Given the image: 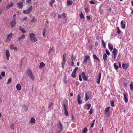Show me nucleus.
Returning <instances> with one entry per match:
<instances>
[{
	"mask_svg": "<svg viewBox=\"0 0 133 133\" xmlns=\"http://www.w3.org/2000/svg\"><path fill=\"white\" fill-rule=\"evenodd\" d=\"M2 76L3 77H4L5 75V73L4 71H2L1 73Z\"/></svg>",
	"mask_w": 133,
	"mask_h": 133,
	"instance_id": "43",
	"label": "nucleus"
},
{
	"mask_svg": "<svg viewBox=\"0 0 133 133\" xmlns=\"http://www.w3.org/2000/svg\"><path fill=\"white\" fill-rule=\"evenodd\" d=\"M32 6H29L26 10H23V12L24 14H29L32 10Z\"/></svg>",
	"mask_w": 133,
	"mask_h": 133,
	"instance_id": "3",
	"label": "nucleus"
},
{
	"mask_svg": "<svg viewBox=\"0 0 133 133\" xmlns=\"http://www.w3.org/2000/svg\"><path fill=\"white\" fill-rule=\"evenodd\" d=\"M114 59H115L116 58V55H117V54H114Z\"/></svg>",
	"mask_w": 133,
	"mask_h": 133,
	"instance_id": "60",
	"label": "nucleus"
},
{
	"mask_svg": "<svg viewBox=\"0 0 133 133\" xmlns=\"http://www.w3.org/2000/svg\"><path fill=\"white\" fill-rule=\"evenodd\" d=\"M105 52L107 55H108L109 56L110 55V53L109 51L107 49H106L105 50Z\"/></svg>",
	"mask_w": 133,
	"mask_h": 133,
	"instance_id": "38",
	"label": "nucleus"
},
{
	"mask_svg": "<svg viewBox=\"0 0 133 133\" xmlns=\"http://www.w3.org/2000/svg\"><path fill=\"white\" fill-rule=\"evenodd\" d=\"M17 4L18 5V8H19L20 9L23 8V3L22 2H20L19 3H17Z\"/></svg>",
	"mask_w": 133,
	"mask_h": 133,
	"instance_id": "14",
	"label": "nucleus"
},
{
	"mask_svg": "<svg viewBox=\"0 0 133 133\" xmlns=\"http://www.w3.org/2000/svg\"><path fill=\"white\" fill-rule=\"evenodd\" d=\"M81 75L82 76V77H83L85 76V73L84 71H83L82 72V75H81Z\"/></svg>",
	"mask_w": 133,
	"mask_h": 133,
	"instance_id": "53",
	"label": "nucleus"
},
{
	"mask_svg": "<svg viewBox=\"0 0 133 133\" xmlns=\"http://www.w3.org/2000/svg\"><path fill=\"white\" fill-rule=\"evenodd\" d=\"M130 88L131 90H133V83L132 82L130 85Z\"/></svg>",
	"mask_w": 133,
	"mask_h": 133,
	"instance_id": "31",
	"label": "nucleus"
},
{
	"mask_svg": "<svg viewBox=\"0 0 133 133\" xmlns=\"http://www.w3.org/2000/svg\"><path fill=\"white\" fill-rule=\"evenodd\" d=\"M111 105L112 107H114V102L113 101H111L110 102Z\"/></svg>",
	"mask_w": 133,
	"mask_h": 133,
	"instance_id": "36",
	"label": "nucleus"
},
{
	"mask_svg": "<svg viewBox=\"0 0 133 133\" xmlns=\"http://www.w3.org/2000/svg\"><path fill=\"white\" fill-rule=\"evenodd\" d=\"M71 76L75 78L76 76V73L73 72L71 74Z\"/></svg>",
	"mask_w": 133,
	"mask_h": 133,
	"instance_id": "30",
	"label": "nucleus"
},
{
	"mask_svg": "<svg viewBox=\"0 0 133 133\" xmlns=\"http://www.w3.org/2000/svg\"><path fill=\"white\" fill-rule=\"evenodd\" d=\"M29 35L30 36V40L31 41L35 42L37 41V39L34 33H30Z\"/></svg>",
	"mask_w": 133,
	"mask_h": 133,
	"instance_id": "1",
	"label": "nucleus"
},
{
	"mask_svg": "<svg viewBox=\"0 0 133 133\" xmlns=\"http://www.w3.org/2000/svg\"><path fill=\"white\" fill-rule=\"evenodd\" d=\"M16 21L12 20V22L10 23L11 27L12 28L14 27L15 25L16 24Z\"/></svg>",
	"mask_w": 133,
	"mask_h": 133,
	"instance_id": "13",
	"label": "nucleus"
},
{
	"mask_svg": "<svg viewBox=\"0 0 133 133\" xmlns=\"http://www.w3.org/2000/svg\"><path fill=\"white\" fill-rule=\"evenodd\" d=\"M64 106L65 111L67 110V109L68 108L67 105H65V104H64Z\"/></svg>",
	"mask_w": 133,
	"mask_h": 133,
	"instance_id": "34",
	"label": "nucleus"
},
{
	"mask_svg": "<svg viewBox=\"0 0 133 133\" xmlns=\"http://www.w3.org/2000/svg\"><path fill=\"white\" fill-rule=\"evenodd\" d=\"M128 64H125L123 63L122 64V67L123 69L126 70L128 68Z\"/></svg>",
	"mask_w": 133,
	"mask_h": 133,
	"instance_id": "11",
	"label": "nucleus"
},
{
	"mask_svg": "<svg viewBox=\"0 0 133 133\" xmlns=\"http://www.w3.org/2000/svg\"><path fill=\"white\" fill-rule=\"evenodd\" d=\"M12 36V33H10L9 34L8 36L7 37L8 38H9L10 37H11Z\"/></svg>",
	"mask_w": 133,
	"mask_h": 133,
	"instance_id": "40",
	"label": "nucleus"
},
{
	"mask_svg": "<svg viewBox=\"0 0 133 133\" xmlns=\"http://www.w3.org/2000/svg\"><path fill=\"white\" fill-rule=\"evenodd\" d=\"M114 67L115 69L117 70L118 68V66L117 65L116 63H115L114 64Z\"/></svg>",
	"mask_w": 133,
	"mask_h": 133,
	"instance_id": "27",
	"label": "nucleus"
},
{
	"mask_svg": "<svg viewBox=\"0 0 133 133\" xmlns=\"http://www.w3.org/2000/svg\"><path fill=\"white\" fill-rule=\"evenodd\" d=\"M16 88L18 90H21V87L19 84H17L16 85Z\"/></svg>",
	"mask_w": 133,
	"mask_h": 133,
	"instance_id": "20",
	"label": "nucleus"
},
{
	"mask_svg": "<svg viewBox=\"0 0 133 133\" xmlns=\"http://www.w3.org/2000/svg\"><path fill=\"white\" fill-rule=\"evenodd\" d=\"M6 55L7 59L8 60H9V57H10V55L9 51L8 50H6Z\"/></svg>",
	"mask_w": 133,
	"mask_h": 133,
	"instance_id": "12",
	"label": "nucleus"
},
{
	"mask_svg": "<svg viewBox=\"0 0 133 133\" xmlns=\"http://www.w3.org/2000/svg\"><path fill=\"white\" fill-rule=\"evenodd\" d=\"M110 107H108L106 108L104 110V111L106 115L108 116L110 114L109 110L110 109Z\"/></svg>",
	"mask_w": 133,
	"mask_h": 133,
	"instance_id": "5",
	"label": "nucleus"
},
{
	"mask_svg": "<svg viewBox=\"0 0 133 133\" xmlns=\"http://www.w3.org/2000/svg\"><path fill=\"white\" fill-rule=\"evenodd\" d=\"M90 58V57L89 56H85L84 57V59L83 61V63H86Z\"/></svg>",
	"mask_w": 133,
	"mask_h": 133,
	"instance_id": "10",
	"label": "nucleus"
},
{
	"mask_svg": "<svg viewBox=\"0 0 133 133\" xmlns=\"http://www.w3.org/2000/svg\"><path fill=\"white\" fill-rule=\"evenodd\" d=\"M87 127L84 128L83 130L82 133H87Z\"/></svg>",
	"mask_w": 133,
	"mask_h": 133,
	"instance_id": "29",
	"label": "nucleus"
},
{
	"mask_svg": "<svg viewBox=\"0 0 133 133\" xmlns=\"http://www.w3.org/2000/svg\"><path fill=\"white\" fill-rule=\"evenodd\" d=\"M117 49L116 48H114V50L112 51V53L113 54H117Z\"/></svg>",
	"mask_w": 133,
	"mask_h": 133,
	"instance_id": "35",
	"label": "nucleus"
},
{
	"mask_svg": "<svg viewBox=\"0 0 133 133\" xmlns=\"http://www.w3.org/2000/svg\"><path fill=\"white\" fill-rule=\"evenodd\" d=\"M14 125L13 124H12L10 126V127L11 129L14 130Z\"/></svg>",
	"mask_w": 133,
	"mask_h": 133,
	"instance_id": "47",
	"label": "nucleus"
},
{
	"mask_svg": "<svg viewBox=\"0 0 133 133\" xmlns=\"http://www.w3.org/2000/svg\"><path fill=\"white\" fill-rule=\"evenodd\" d=\"M19 29L23 33H25L26 32V31L24 29V28H22L21 26H19Z\"/></svg>",
	"mask_w": 133,
	"mask_h": 133,
	"instance_id": "22",
	"label": "nucleus"
},
{
	"mask_svg": "<svg viewBox=\"0 0 133 133\" xmlns=\"http://www.w3.org/2000/svg\"><path fill=\"white\" fill-rule=\"evenodd\" d=\"M124 95V102L127 103L128 102V100L127 98L128 96V94L127 93H123Z\"/></svg>",
	"mask_w": 133,
	"mask_h": 133,
	"instance_id": "7",
	"label": "nucleus"
},
{
	"mask_svg": "<svg viewBox=\"0 0 133 133\" xmlns=\"http://www.w3.org/2000/svg\"><path fill=\"white\" fill-rule=\"evenodd\" d=\"M76 58V57H74L73 55H72L71 56V59L72 61L74 60Z\"/></svg>",
	"mask_w": 133,
	"mask_h": 133,
	"instance_id": "48",
	"label": "nucleus"
},
{
	"mask_svg": "<svg viewBox=\"0 0 133 133\" xmlns=\"http://www.w3.org/2000/svg\"><path fill=\"white\" fill-rule=\"evenodd\" d=\"M63 59H66V54L65 53H64L63 55Z\"/></svg>",
	"mask_w": 133,
	"mask_h": 133,
	"instance_id": "46",
	"label": "nucleus"
},
{
	"mask_svg": "<svg viewBox=\"0 0 133 133\" xmlns=\"http://www.w3.org/2000/svg\"><path fill=\"white\" fill-rule=\"evenodd\" d=\"M45 66V64L42 62L40 63L39 65V67L40 69L43 68Z\"/></svg>",
	"mask_w": 133,
	"mask_h": 133,
	"instance_id": "15",
	"label": "nucleus"
},
{
	"mask_svg": "<svg viewBox=\"0 0 133 133\" xmlns=\"http://www.w3.org/2000/svg\"><path fill=\"white\" fill-rule=\"evenodd\" d=\"M101 74L100 72H99L98 75H97V83L99 84L100 83V81L101 78Z\"/></svg>",
	"mask_w": 133,
	"mask_h": 133,
	"instance_id": "6",
	"label": "nucleus"
},
{
	"mask_svg": "<svg viewBox=\"0 0 133 133\" xmlns=\"http://www.w3.org/2000/svg\"><path fill=\"white\" fill-rule=\"evenodd\" d=\"M95 121V120H94L93 121V123H92L90 125V127L91 128H93L94 127V122Z\"/></svg>",
	"mask_w": 133,
	"mask_h": 133,
	"instance_id": "42",
	"label": "nucleus"
},
{
	"mask_svg": "<svg viewBox=\"0 0 133 133\" xmlns=\"http://www.w3.org/2000/svg\"><path fill=\"white\" fill-rule=\"evenodd\" d=\"M89 113L90 115L92 114L93 113L92 108H91L89 111Z\"/></svg>",
	"mask_w": 133,
	"mask_h": 133,
	"instance_id": "51",
	"label": "nucleus"
},
{
	"mask_svg": "<svg viewBox=\"0 0 133 133\" xmlns=\"http://www.w3.org/2000/svg\"><path fill=\"white\" fill-rule=\"evenodd\" d=\"M90 16H87V19L89 20L90 19Z\"/></svg>",
	"mask_w": 133,
	"mask_h": 133,
	"instance_id": "62",
	"label": "nucleus"
},
{
	"mask_svg": "<svg viewBox=\"0 0 133 133\" xmlns=\"http://www.w3.org/2000/svg\"><path fill=\"white\" fill-rule=\"evenodd\" d=\"M85 105L88 107L87 109L88 110H89L91 107V104H90L88 103L86 104Z\"/></svg>",
	"mask_w": 133,
	"mask_h": 133,
	"instance_id": "28",
	"label": "nucleus"
},
{
	"mask_svg": "<svg viewBox=\"0 0 133 133\" xmlns=\"http://www.w3.org/2000/svg\"><path fill=\"white\" fill-rule=\"evenodd\" d=\"M36 19L35 17H34L33 19L31 20V21L32 22H34L36 21Z\"/></svg>",
	"mask_w": 133,
	"mask_h": 133,
	"instance_id": "49",
	"label": "nucleus"
},
{
	"mask_svg": "<svg viewBox=\"0 0 133 133\" xmlns=\"http://www.w3.org/2000/svg\"><path fill=\"white\" fill-rule=\"evenodd\" d=\"M53 50V49L52 48H50L49 50V54L50 52L51 51Z\"/></svg>",
	"mask_w": 133,
	"mask_h": 133,
	"instance_id": "59",
	"label": "nucleus"
},
{
	"mask_svg": "<svg viewBox=\"0 0 133 133\" xmlns=\"http://www.w3.org/2000/svg\"><path fill=\"white\" fill-rule=\"evenodd\" d=\"M14 45L13 44H11L10 45V49H13V48H14Z\"/></svg>",
	"mask_w": 133,
	"mask_h": 133,
	"instance_id": "55",
	"label": "nucleus"
},
{
	"mask_svg": "<svg viewBox=\"0 0 133 133\" xmlns=\"http://www.w3.org/2000/svg\"><path fill=\"white\" fill-rule=\"evenodd\" d=\"M24 110L25 111H26L28 109V107L26 106L25 105L23 107Z\"/></svg>",
	"mask_w": 133,
	"mask_h": 133,
	"instance_id": "32",
	"label": "nucleus"
},
{
	"mask_svg": "<svg viewBox=\"0 0 133 133\" xmlns=\"http://www.w3.org/2000/svg\"><path fill=\"white\" fill-rule=\"evenodd\" d=\"M25 37V35L24 34H23L20 37H19L18 38V41L19 42H20V40L22 39L23 38H24Z\"/></svg>",
	"mask_w": 133,
	"mask_h": 133,
	"instance_id": "23",
	"label": "nucleus"
},
{
	"mask_svg": "<svg viewBox=\"0 0 133 133\" xmlns=\"http://www.w3.org/2000/svg\"><path fill=\"white\" fill-rule=\"evenodd\" d=\"M77 101L79 104H81L82 103V101L81 99V97L80 95L78 94L77 95Z\"/></svg>",
	"mask_w": 133,
	"mask_h": 133,
	"instance_id": "8",
	"label": "nucleus"
},
{
	"mask_svg": "<svg viewBox=\"0 0 133 133\" xmlns=\"http://www.w3.org/2000/svg\"><path fill=\"white\" fill-rule=\"evenodd\" d=\"M52 105H53V104L52 103L50 104L48 108H50L51 107Z\"/></svg>",
	"mask_w": 133,
	"mask_h": 133,
	"instance_id": "63",
	"label": "nucleus"
},
{
	"mask_svg": "<svg viewBox=\"0 0 133 133\" xmlns=\"http://www.w3.org/2000/svg\"><path fill=\"white\" fill-rule=\"evenodd\" d=\"M79 80L80 81H82V79L81 77V75H79Z\"/></svg>",
	"mask_w": 133,
	"mask_h": 133,
	"instance_id": "56",
	"label": "nucleus"
},
{
	"mask_svg": "<svg viewBox=\"0 0 133 133\" xmlns=\"http://www.w3.org/2000/svg\"><path fill=\"white\" fill-rule=\"evenodd\" d=\"M12 78H9L7 82L6 83V84H9L12 81Z\"/></svg>",
	"mask_w": 133,
	"mask_h": 133,
	"instance_id": "24",
	"label": "nucleus"
},
{
	"mask_svg": "<svg viewBox=\"0 0 133 133\" xmlns=\"http://www.w3.org/2000/svg\"><path fill=\"white\" fill-rule=\"evenodd\" d=\"M27 73L28 76L32 80H34V77L32 72L30 69H28Z\"/></svg>",
	"mask_w": 133,
	"mask_h": 133,
	"instance_id": "2",
	"label": "nucleus"
},
{
	"mask_svg": "<svg viewBox=\"0 0 133 133\" xmlns=\"http://www.w3.org/2000/svg\"><path fill=\"white\" fill-rule=\"evenodd\" d=\"M46 31L45 29H44L43 31L42 34L43 36H45Z\"/></svg>",
	"mask_w": 133,
	"mask_h": 133,
	"instance_id": "41",
	"label": "nucleus"
},
{
	"mask_svg": "<svg viewBox=\"0 0 133 133\" xmlns=\"http://www.w3.org/2000/svg\"><path fill=\"white\" fill-rule=\"evenodd\" d=\"M105 43H102L103 46L105 48H106Z\"/></svg>",
	"mask_w": 133,
	"mask_h": 133,
	"instance_id": "57",
	"label": "nucleus"
},
{
	"mask_svg": "<svg viewBox=\"0 0 133 133\" xmlns=\"http://www.w3.org/2000/svg\"><path fill=\"white\" fill-rule=\"evenodd\" d=\"M63 61L62 63V64L63 65H65L66 62V59H63Z\"/></svg>",
	"mask_w": 133,
	"mask_h": 133,
	"instance_id": "50",
	"label": "nucleus"
},
{
	"mask_svg": "<svg viewBox=\"0 0 133 133\" xmlns=\"http://www.w3.org/2000/svg\"><path fill=\"white\" fill-rule=\"evenodd\" d=\"M120 24L121 25V28L123 29H124L125 26V21L123 22V21H121Z\"/></svg>",
	"mask_w": 133,
	"mask_h": 133,
	"instance_id": "9",
	"label": "nucleus"
},
{
	"mask_svg": "<svg viewBox=\"0 0 133 133\" xmlns=\"http://www.w3.org/2000/svg\"><path fill=\"white\" fill-rule=\"evenodd\" d=\"M108 47L109 50L111 51H112L113 49V46L111 44H110L109 43L108 44Z\"/></svg>",
	"mask_w": 133,
	"mask_h": 133,
	"instance_id": "17",
	"label": "nucleus"
},
{
	"mask_svg": "<svg viewBox=\"0 0 133 133\" xmlns=\"http://www.w3.org/2000/svg\"><path fill=\"white\" fill-rule=\"evenodd\" d=\"M85 10L86 12H88L89 10L87 8H85Z\"/></svg>",
	"mask_w": 133,
	"mask_h": 133,
	"instance_id": "58",
	"label": "nucleus"
},
{
	"mask_svg": "<svg viewBox=\"0 0 133 133\" xmlns=\"http://www.w3.org/2000/svg\"><path fill=\"white\" fill-rule=\"evenodd\" d=\"M103 59L105 61L107 60V55L105 53L103 55Z\"/></svg>",
	"mask_w": 133,
	"mask_h": 133,
	"instance_id": "19",
	"label": "nucleus"
},
{
	"mask_svg": "<svg viewBox=\"0 0 133 133\" xmlns=\"http://www.w3.org/2000/svg\"><path fill=\"white\" fill-rule=\"evenodd\" d=\"M58 130H59V132H61L63 129V126L62 124L60 122L57 125Z\"/></svg>",
	"mask_w": 133,
	"mask_h": 133,
	"instance_id": "4",
	"label": "nucleus"
},
{
	"mask_svg": "<svg viewBox=\"0 0 133 133\" xmlns=\"http://www.w3.org/2000/svg\"><path fill=\"white\" fill-rule=\"evenodd\" d=\"M27 19H28V18L27 17H25L23 19V21H26L27 20Z\"/></svg>",
	"mask_w": 133,
	"mask_h": 133,
	"instance_id": "61",
	"label": "nucleus"
},
{
	"mask_svg": "<svg viewBox=\"0 0 133 133\" xmlns=\"http://www.w3.org/2000/svg\"><path fill=\"white\" fill-rule=\"evenodd\" d=\"M82 78L84 80L86 81L87 80L88 77L86 76H85L84 77H82Z\"/></svg>",
	"mask_w": 133,
	"mask_h": 133,
	"instance_id": "44",
	"label": "nucleus"
},
{
	"mask_svg": "<svg viewBox=\"0 0 133 133\" xmlns=\"http://www.w3.org/2000/svg\"><path fill=\"white\" fill-rule=\"evenodd\" d=\"M65 111V115L66 116H68V112L67 111V110Z\"/></svg>",
	"mask_w": 133,
	"mask_h": 133,
	"instance_id": "52",
	"label": "nucleus"
},
{
	"mask_svg": "<svg viewBox=\"0 0 133 133\" xmlns=\"http://www.w3.org/2000/svg\"><path fill=\"white\" fill-rule=\"evenodd\" d=\"M80 15V19H82L84 18V16L82 12V11L81 12V13L79 14Z\"/></svg>",
	"mask_w": 133,
	"mask_h": 133,
	"instance_id": "25",
	"label": "nucleus"
},
{
	"mask_svg": "<svg viewBox=\"0 0 133 133\" xmlns=\"http://www.w3.org/2000/svg\"><path fill=\"white\" fill-rule=\"evenodd\" d=\"M72 3V1H71L70 0H67V6H69L71 5Z\"/></svg>",
	"mask_w": 133,
	"mask_h": 133,
	"instance_id": "16",
	"label": "nucleus"
},
{
	"mask_svg": "<svg viewBox=\"0 0 133 133\" xmlns=\"http://www.w3.org/2000/svg\"><path fill=\"white\" fill-rule=\"evenodd\" d=\"M35 122V119L33 117H32L31 118L30 120V123H34Z\"/></svg>",
	"mask_w": 133,
	"mask_h": 133,
	"instance_id": "18",
	"label": "nucleus"
},
{
	"mask_svg": "<svg viewBox=\"0 0 133 133\" xmlns=\"http://www.w3.org/2000/svg\"><path fill=\"white\" fill-rule=\"evenodd\" d=\"M78 68L77 67H76L73 70V72L76 73V71L77 70Z\"/></svg>",
	"mask_w": 133,
	"mask_h": 133,
	"instance_id": "45",
	"label": "nucleus"
},
{
	"mask_svg": "<svg viewBox=\"0 0 133 133\" xmlns=\"http://www.w3.org/2000/svg\"><path fill=\"white\" fill-rule=\"evenodd\" d=\"M13 19L12 20H15V21H16V14L14 15L13 16Z\"/></svg>",
	"mask_w": 133,
	"mask_h": 133,
	"instance_id": "39",
	"label": "nucleus"
},
{
	"mask_svg": "<svg viewBox=\"0 0 133 133\" xmlns=\"http://www.w3.org/2000/svg\"><path fill=\"white\" fill-rule=\"evenodd\" d=\"M62 15L64 17V18H65V14L63 13L62 14Z\"/></svg>",
	"mask_w": 133,
	"mask_h": 133,
	"instance_id": "64",
	"label": "nucleus"
},
{
	"mask_svg": "<svg viewBox=\"0 0 133 133\" xmlns=\"http://www.w3.org/2000/svg\"><path fill=\"white\" fill-rule=\"evenodd\" d=\"M89 3H91V4H95V3L92 0L91 1H90V2H89Z\"/></svg>",
	"mask_w": 133,
	"mask_h": 133,
	"instance_id": "54",
	"label": "nucleus"
},
{
	"mask_svg": "<svg viewBox=\"0 0 133 133\" xmlns=\"http://www.w3.org/2000/svg\"><path fill=\"white\" fill-rule=\"evenodd\" d=\"M117 33L118 34H120L121 32V31L119 29V27H118L117 28Z\"/></svg>",
	"mask_w": 133,
	"mask_h": 133,
	"instance_id": "33",
	"label": "nucleus"
},
{
	"mask_svg": "<svg viewBox=\"0 0 133 133\" xmlns=\"http://www.w3.org/2000/svg\"><path fill=\"white\" fill-rule=\"evenodd\" d=\"M93 58L96 59L97 60L98 62H99L100 60L97 57L96 55L95 54H94L93 55Z\"/></svg>",
	"mask_w": 133,
	"mask_h": 133,
	"instance_id": "21",
	"label": "nucleus"
},
{
	"mask_svg": "<svg viewBox=\"0 0 133 133\" xmlns=\"http://www.w3.org/2000/svg\"><path fill=\"white\" fill-rule=\"evenodd\" d=\"M13 5V4L12 2H11V3H10L6 7V8L7 9H8L9 8H10L11 7H12Z\"/></svg>",
	"mask_w": 133,
	"mask_h": 133,
	"instance_id": "26",
	"label": "nucleus"
},
{
	"mask_svg": "<svg viewBox=\"0 0 133 133\" xmlns=\"http://www.w3.org/2000/svg\"><path fill=\"white\" fill-rule=\"evenodd\" d=\"M89 98V97L87 96V94H86L85 95V101H87L88 100Z\"/></svg>",
	"mask_w": 133,
	"mask_h": 133,
	"instance_id": "37",
	"label": "nucleus"
}]
</instances>
